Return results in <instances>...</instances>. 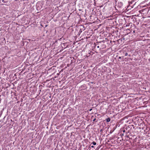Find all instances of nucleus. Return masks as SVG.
Segmentation results:
<instances>
[{
	"instance_id": "nucleus-1",
	"label": "nucleus",
	"mask_w": 150,
	"mask_h": 150,
	"mask_svg": "<svg viewBox=\"0 0 150 150\" xmlns=\"http://www.w3.org/2000/svg\"><path fill=\"white\" fill-rule=\"evenodd\" d=\"M126 128L125 129H124L123 130V132L125 134V136L127 137V138H129V134H127V130L126 129Z\"/></svg>"
},
{
	"instance_id": "nucleus-2",
	"label": "nucleus",
	"mask_w": 150,
	"mask_h": 150,
	"mask_svg": "<svg viewBox=\"0 0 150 150\" xmlns=\"http://www.w3.org/2000/svg\"><path fill=\"white\" fill-rule=\"evenodd\" d=\"M127 127L129 128L130 130L134 129V125H129Z\"/></svg>"
},
{
	"instance_id": "nucleus-3",
	"label": "nucleus",
	"mask_w": 150,
	"mask_h": 150,
	"mask_svg": "<svg viewBox=\"0 0 150 150\" xmlns=\"http://www.w3.org/2000/svg\"><path fill=\"white\" fill-rule=\"evenodd\" d=\"M126 129L127 130V134H129V135L130 134V131L131 130H130L129 129V128H127V127L126 128Z\"/></svg>"
},
{
	"instance_id": "nucleus-4",
	"label": "nucleus",
	"mask_w": 150,
	"mask_h": 150,
	"mask_svg": "<svg viewBox=\"0 0 150 150\" xmlns=\"http://www.w3.org/2000/svg\"><path fill=\"white\" fill-rule=\"evenodd\" d=\"M82 29H80L78 33V35H79L82 32Z\"/></svg>"
},
{
	"instance_id": "nucleus-5",
	"label": "nucleus",
	"mask_w": 150,
	"mask_h": 150,
	"mask_svg": "<svg viewBox=\"0 0 150 150\" xmlns=\"http://www.w3.org/2000/svg\"><path fill=\"white\" fill-rule=\"evenodd\" d=\"M106 120L107 122H109L110 121V117H108L106 119Z\"/></svg>"
},
{
	"instance_id": "nucleus-6",
	"label": "nucleus",
	"mask_w": 150,
	"mask_h": 150,
	"mask_svg": "<svg viewBox=\"0 0 150 150\" xmlns=\"http://www.w3.org/2000/svg\"><path fill=\"white\" fill-rule=\"evenodd\" d=\"M0 1H1L3 3H6L7 2V0H0Z\"/></svg>"
},
{
	"instance_id": "nucleus-7",
	"label": "nucleus",
	"mask_w": 150,
	"mask_h": 150,
	"mask_svg": "<svg viewBox=\"0 0 150 150\" xmlns=\"http://www.w3.org/2000/svg\"><path fill=\"white\" fill-rule=\"evenodd\" d=\"M91 144H92L94 145H96V142H93Z\"/></svg>"
},
{
	"instance_id": "nucleus-8",
	"label": "nucleus",
	"mask_w": 150,
	"mask_h": 150,
	"mask_svg": "<svg viewBox=\"0 0 150 150\" xmlns=\"http://www.w3.org/2000/svg\"><path fill=\"white\" fill-rule=\"evenodd\" d=\"M101 42H103V43H104V42H105V41H104V40H103V41H101V42H98V43H101Z\"/></svg>"
},
{
	"instance_id": "nucleus-9",
	"label": "nucleus",
	"mask_w": 150,
	"mask_h": 150,
	"mask_svg": "<svg viewBox=\"0 0 150 150\" xmlns=\"http://www.w3.org/2000/svg\"><path fill=\"white\" fill-rule=\"evenodd\" d=\"M128 55V53L127 52H125V56H127V55Z\"/></svg>"
},
{
	"instance_id": "nucleus-10",
	"label": "nucleus",
	"mask_w": 150,
	"mask_h": 150,
	"mask_svg": "<svg viewBox=\"0 0 150 150\" xmlns=\"http://www.w3.org/2000/svg\"><path fill=\"white\" fill-rule=\"evenodd\" d=\"M125 134L124 133H121V136H124Z\"/></svg>"
},
{
	"instance_id": "nucleus-11",
	"label": "nucleus",
	"mask_w": 150,
	"mask_h": 150,
	"mask_svg": "<svg viewBox=\"0 0 150 150\" xmlns=\"http://www.w3.org/2000/svg\"><path fill=\"white\" fill-rule=\"evenodd\" d=\"M133 138H134L135 139H136V136L134 135L133 136Z\"/></svg>"
},
{
	"instance_id": "nucleus-12",
	"label": "nucleus",
	"mask_w": 150,
	"mask_h": 150,
	"mask_svg": "<svg viewBox=\"0 0 150 150\" xmlns=\"http://www.w3.org/2000/svg\"><path fill=\"white\" fill-rule=\"evenodd\" d=\"M134 1H131V2H130V3H131V4H133V3Z\"/></svg>"
},
{
	"instance_id": "nucleus-13",
	"label": "nucleus",
	"mask_w": 150,
	"mask_h": 150,
	"mask_svg": "<svg viewBox=\"0 0 150 150\" xmlns=\"http://www.w3.org/2000/svg\"><path fill=\"white\" fill-rule=\"evenodd\" d=\"M96 120V119L95 118L93 120V121H95V120Z\"/></svg>"
},
{
	"instance_id": "nucleus-14",
	"label": "nucleus",
	"mask_w": 150,
	"mask_h": 150,
	"mask_svg": "<svg viewBox=\"0 0 150 150\" xmlns=\"http://www.w3.org/2000/svg\"><path fill=\"white\" fill-rule=\"evenodd\" d=\"M144 127H142V129H144Z\"/></svg>"
},
{
	"instance_id": "nucleus-15",
	"label": "nucleus",
	"mask_w": 150,
	"mask_h": 150,
	"mask_svg": "<svg viewBox=\"0 0 150 150\" xmlns=\"http://www.w3.org/2000/svg\"><path fill=\"white\" fill-rule=\"evenodd\" d=\"M97 47L98 48H99V46H97Z\"/></svg>"
},
{
	"instance_id": "nucleus-16",
	"label": "nucleus",
	"mask_w": 150,
	"mask_h": 150,
	"mask_svg": "<svg viewBox=\"0 0 150 150\" xmlns=\"http://www.w3.org/2000/svg\"><path fill=\"white\" fill-rule=\"evenodd\" d=\"M92 110V109H90L89 110L90 111H91Z\"/></svg>"
},
{
	"instance_id": "nucleus-17",
	"label": "nucleus",
	"mask_w": 150,
	"mask_h": 150,
	"mask_svg": "<svg viewBox=\"0 0 150 150\" xmlns=\"http://www.w3.org/2000/svg\"><path fill=\"white\" fill-rule=\"evenodd\" d=\"M119 58L120 59L121 58V57H119Z\"/></svg>"
},
{
	"instance_id": "nucleus-18",
	"label": "nucleus",
	"mask_w": 150,
	"mask_h": 150,
	"mask_svg": "<svg viewBox=\"0 0 150 150\" xmlns=\"http://www.w3.org/2000/svg\"><path fill=\"white\" fill-rule=\"evenodd\" d=\"M91 147L92 148H93L94 147V146H91Z\"/></svg>"
},
{
	"instance_id": "nucleus-19",
	"label": "nucleus",
	"mask_w": 150,
	"mask_h": 150,
	"mask_svg": "<svg viewBox=\"0 0 150 150\" xmlns=\"http://www.w3.org/2000/svg\"><path fill=\"white\" fill-rule=\"evenodd\" d=\"M97 46V45L96 44L95 45V47H96Z\"/></svg>"
},
{
	"instance_id": "nucleus-20",
	"label": "nucleus",
	"mask_w": 150,
	"mask_h": 150,
	"mask_svg": "<svg viewBox=\"0 0 150 150\" xmlns=\"http://www.w3.org/2000/svg\"><path fill=\"white\" fill-rule=\"evenodd\" d=\"M135 31L134 30V31H133V32H134V33H135Z\"/></svg>"
},
{
	"instance_id": "nucleus-21",
	"label": "nucleus",
	"mask_w": 150,
	"mask_h": 150,
	"mask_svg": "<svg viewBox=\"0 0 150 150\" xmlns=\"http://www.w3.org/2000/svg\"><path fill=\"white\" fill-rule=\"evenodd\" d=\"M129 56H130V54H129Z\"/></svg>"
},
{
	"instance_id": "nucleus-22",
	"label": "nucleus",
	"mask_w": 150,
	"mask_h": 150,
	"mask_svg": "<svg viewBox=\"0 0 150 150\" xmlns=\"http://www.w3.org/2000/svg\"><path fill=\"white\" fill-rule=\"evenodd\" d=\"M102 129H101V130H100V131H102Z\"/></svg>"
}]
</instances>
